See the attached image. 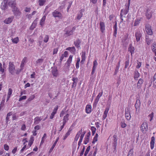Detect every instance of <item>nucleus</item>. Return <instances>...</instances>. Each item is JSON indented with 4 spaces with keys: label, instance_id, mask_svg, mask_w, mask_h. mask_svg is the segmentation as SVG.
I'll return each instance as SVG.
<instances>
[{
    "label": "nucleus",
    "instance_id": "393cba45",
    "mask_svg": "<svg viewBox=\"0 0 156 156\" xmlns=\"http://www.w3.org/2000/svg\"><path fill=\"white\" fill-rule=\"evenodd\" d=\"M109 110V108H106L104 112L103 115V119L104 120L107 117V115Z\"/></svg>",
    "mask_w": 156,
    "mask_h": 156
},
{
    "label": "nucleus",
    "instance_id": "2f4dec72",
    "mask_svg": "<svg viewBox=\"0 0 156 156\" xmlns=\"http://www.w3.org/2000/svg\"><path fill=\"white\" fill-rule=\"evenodd\" d=\"M140 73L138 71H135L134 73V78L135 80H137L140 76Z\"/></svg>",
    "mask_w": 156,
    "mask_h": 156
},
{
    "label": "nucleus",
    "instance_id": "a18cd8bd",
    "mask_svg": "<svg viewBox=\"0 0 156 156\" xmlns=\"http://www.w3.org/2000/svg\"><path fill=\"white\" fill-rule=\"evenodd\" d=\"M46 2V0H39L38 1L39 5L40 6H43Z\"/></svg>",
    "mask_w": 156,
    "mask_h": 156
},
{
    "label": "nucleus",
    "instance_id": "bf43d9fd",
    "mask_svg": "<svg viewBox=\"0 0 156 156\" xmlns=\"http://www.w3.org/2000/svg\"><path fill=\"white\" fill-rule=\"evenodd\" d=\"M99 101H98L96 99H95L94 103H93V107H96V106L98 102Z\"/></svg>",
    "mask_w": 156,
    "mask_h": 156
},
{
    "label": "nucleus",
    "instance_id": "0e129e2a",
    "mask_svg": "<svg viewBox=\"0 0 156 156\" xmlns=\"http://www.w3.org/2000/svg\"><path fill=\"white\" fill-rule=\"evenodd\" d=\"M4 149L7 151H8L9 149V146L6 144H5L4 145Z\"/></svg>",
    "mask_w": 156,
    "mask_h": 156
},
{
    "label": "nucleus",
    "instance_id": "f704fd0d",
    "mask_svg": "<svg viewBox=\"0 0 156 156\" xmlns=\"http://www.w3.org/2000/svg\"><path fill=\"white\" fill-rule=\"evenodd\" d=\"M7 3H2L1 5V9L2 10H5L7 9Z\"/></svg>",
    "mask_w": 156,
    "mask_h": 156
},
{
    "label": "nucleus",
    "instance_id": "dca6fc26",
    "mask_svg": "<svg viewBox=\"0 0 156 156\" xmlns=\"http://www.w3.org/2000/svg\"><path fill=\"white\" fill-rule=\"evenodd\" d=\"M68 53L67 51H65L63 54L61 55V56L60 57L59 61L60 62H61L64 57H67L68 55Z\"/></svg>",
    "mask_w": 156,
    "mask_h": 156
},
{
    "label": "nucleus",
    "instance_id": "0eeeda50",
    "mask_svg": "<svg viewBox=\"0 0 156 156\" xmlns=\"http://www.w3.org/2000/svg\"><path fill=\"white\" fill-rule=\"evenodd\" d=\"M99 28L100 31L102 33L105 32V23L101 21L99 23Z\"/></svg>",
    "mask_w": 156,
    "mask_h": 156
},
{
    "label": "nucleus",
    "instance_id": "72a5a7b5",
    "mask_svg": "<svg viewBox=\"0 0 156 156\" xmlns=\"http://www.w3.org/2000/svg\"><path fill=\"white\" fill-rule=\"evenodd\" d=\"M72 130V129H71L70 128H69L68 131H67V132L65 134L64 138H63V140H65L66 139V138L68 137V136L70 135L71 132Z\"/></svg>",
    "mask_w": 156,
    "mask_h": 156
},
{
    "label": "nucleus",
    "instance_id": "412c9836",
    "mask_svg": "<svg viewBox=\"0 0 156 156\" xmlns=\"http://www.w3.org/2000/svg\"><path fill=\"white\" fill-rule=\"evenodd\" d=\"M113 28L114 30L113 36L116 37L117 33V23L116 21L115 25L113 26Z\"/></svg>",
    "mask_w": 156,
    "mask_h": 156
},
{
    "label": "nucleus",
    "instance_id": "052dcab7",
    "mask_svg": "<svg viewBox=\"0 0 156 156\" xmlns=\"http://www.w3.org/2000/svg\"><path fill=\"white\" fill-rule=\"evenodd\" d=\"M99 101H98L96 99H95L94 103H93V107H96V106L98 102Z\"/></svg>",
    "mask_w": 156,
    "mask_h": 156
},
{
    "label": "nucleus",
    "instance_id": "a878e982",
    "mask_svg": "<svg viewBox=\"0 0 156 156\" xmlns=\"http://www.w3.org/2000/svg\"><path fill=\"white\" fill-rule=\"evenodd\" d=\"M81 63L83 64L85 62L86 59V53L85 52H82V54L81 55Z\"/></svg>",
    "mask_w": 156,
    "mask_h": 156
},
{
    "label": "nucleus",
    "instance_id": "bb28decb",
    "mask_svg": "<svg viewBox=\"0 0 156 156\" xmlns=\"http://www.w3.org/2000/svg\"><path fill=\"white\" fill-rule=\"evenodd\" d=\"M85 132H83V133H82L80 136V138L78 143V145L79 146L81 144V143L82 142L83 139L84 137V135L85 133Z\"/></svg>",
    "mask_w": 156,
    "mask_h": 156
},
{
    "label": "nucleus",
    "instance_id": "473e14b6",
    "mask_svg": "<svg viewBox=\"0 0 156 156\" xmlns=\"http://www.w3.org/2000/svg\"><path fill=\"white\" fill-rule=\"evenodd\" d=\"M47 138L46 134L45 133L44 134L43 137H42L41 141L40 143V145H42L44 142L45 139Z\"/></svg>",
    "mask_w": 156,
    "mask_h": 156
},
{
    "label": "nucleus",
    "instance_id": "5701e85b",
    "mask_svg": "<svg viewBox=\"0 0 156 156\" xmlns=\"http://www.w3.org/2000/svg\"><path fill=\"white\" fill-rule=\"evenodd\" d=\"M42 119L41 117L37 116L35 117L34 119V123L35 124H38L40 122Z\"/></svg>",
    "mask_w": 156,
    "mask_h": 156
},
{
    "label": "nucleus",
    "instance_id": "a19ab883",
    "mask_svg": "<svg viewBox=\"0 0 156 156\" xmlns=\"http://www.w3.org/2000/svg\"><path fill=\"white\" fill-rule=\"evenodd\" d=\"M98 134L97 133L95 135L94 137L93 141H92V143L93 144H94L95 143V142L98 141Z\"/></svg>",
    "mask_w": 156,
    "mask_h": 156
},
{
    "label": "nucleus",
    "instance_id": "9d476101",
    "mask_svg": "<svg viewBox=\"0 0 156 156\" xmlns=\"http://www.w3.org/2000/svg\"><path fill=\"white\" fill-rule=\"evenodd\" d=\"M58 109V106H56L53 110V112L51 113V115L50 116V119H53Z\"/></svg>",
    "mask_w": 156,
    "mask_h": 156
},
{
    "label": "nucleus",
    "instance_id": "49530a36",
    "mask_svg": "<svg viewBox=\"0 0 156 156\" xmlns=\"http://www.w3.org/2000/svg\"><path fill=\"white\" fill-rule=\"evenodd\" d=\"M153 85L155 87H156V73L154 74L153 76Z\"/></svg>",
    "mask_w": 156,
    "mask_h": 156
},
{
    "label": "nucleus",
    "instance_id": "a211bd4d",
    "mask_svg": "<svg viewBox=\"0 0 156 156\" xmlns=\"http://www.w3.org/2000/svg\"><path fill=\"white\" fill-rule=\"evenodd\" d=\"M143 83V79L140 78L139 79L137 84V88L138 89L140 88L141 87Z\"/></svg>",
    "mask_w": 156,
    "mask_h": 156
},
{
    "label": "nucleus",
    "instance_id": "6e6552de",
    "mask_svg": "<svg viewBox=\"0 0 156 156\" xmlns=\"http://www.w3.org/2000/svg\"><path fill=\"white\" fill-rule=\"evenodd\" d=\"M53 16L55 17H58L61 18L62 15L61 13L59 12L57 10H55L52 13Z\"/></svg>",
    "mask_w": 156,
    "mask_h": 156
},
{
    "label": "nucleus",
    "instance_id": "13d9d810",
    "mask_svg": "<svg viewBox=\"0 0 156 156\" xmlns=\"http://www.w3.org/2000/svg\"><path fill=\"white\" fill-rule=\"evenodd\" d=\"M99 101H98L96 99H95L94 103H93V107H96V106L98 102Z\"/></svg>",
    "mask_w": 156,
    "mask_h": 156
},
{
    "label": "nucleus",
    "instance_id": "338daca9",
    "mask_svg": "<svg viewBox=\"0 0 156 156\" xmlns=\"http://www.w3.org/2000/svg\"><path fill=\"white\" fill-rule=\"evenodd\" d=\"M140 102V101L139 100H136V104L135 105V107L136 108H140L139 105H138V104H137V102Z\"/></svg>",
    "mask_w": 156,
    "mask_h": 156
},
{
    "label": "nucleus",
    "instance_id": "09e8293b",
    "mask_svg": "<svg viewBox=\"0 0 156 156\" xmlns=\"http://www.w3.org/2000/svg\"><path fill=\"white\" fill-rule=\"evenodd\" d=\"M36 24L37 23H35L34 22H33L32 25L30 28V30H33L35 27Z\"/></svg>",
    "mask_w": 156,
    "mask_h": 156
},
{
    "label": "nucleus",
    "instance_id": "cd10ccee",
    "mask_svg": "<svg viewBox=\"0 0 156 156\" xmlns=\"http://www.w3.org/2000/svg\"><path fill=\"white\" fill-rule=\"evenodd\" d=\"M66 50L69 51L72 53H74L76 51V49L74 46L67 48L66 49Z\"/></svg>",
    "mask_w": 156,
    "mask_h": 156
},
{
    "label": "nucleus",
    "instance_id": "9b49d317",
    "mask_svg": "<svg viewBox=\"0 0 156 156\" xmlns=\"http://www.w3.org/2000/svg\"><path fill=\"white\" fill-rule=\"evenodd\" d=\"M98 64V63L97 60H95L93 62V66L92 68V72L91 73V75H93L94 73Z\"/></svg>",
    "mask_w": 156,
    "mask_h": 156
},
{
    "label": "nucleus",
    "instance_id": "f8f14e48",
    "mask_svg": "<svg viewBox=\"0 0 156 156\" xmlns=\"http://www.w3.org/2000/svg\"><path fill=\"white\" fill-rule=\"evenodd\" d=\"M98 64V63L97 60H95L93 62V66L92 68V72L91 73V75H93L94 73Z\"/></svg>",
    "mask_w": 156,
    "mask_h": 156
},
{
    "label": "nucleus",
    "instance_id": "b1692460",
    "mask_svg": "<svg viewBox=\"0 0 156 156\" xmlns=\"http://www.w3.org/2000/svg\"><path fill=\"white\" fill-rule=\"evenodd\" d=\"M13 17H9L7 19H6L5 20H4V22L6 24H8L11 23L12 21Z\"/></svg>",
    "mask_w": 156,
    "mask_h": 156
},
{
    "label": "nucleus",
    "instance_id": "4c0bfd02",
    "mask_svg": "<svg viewBox=\"0 0 156 156\" xmlns=\"http://www.w3.org/2000/svg\"><path fill=\"white\" fill-rule=\"evenodd\" d=\"M45 19H46V16H44L42 17V19L41 20L40 23V25L41 26H43L44 23V22L45 20Z\"/></svg>",
    "mask_w": 156,
    "mask_h": 156
},
{
    "label": "nucleus",
    "instance_id": "39448f33",
    "mask_svg": "<svg viewBox=\"0 0 156 156\" xmlns=\"http://www.w3.org/2000/svg\"><path fill=\"white\" fill-rule=\"evenodd\" d=\"M145 30L147 34L150 35L153 34V32L151 29V26L148 24H147L145 25Z\"/></svg>",
    "mask_w": 156,
    "mask_h": 156
},
{
    "label": "nucleus",
    "instance_id": "6e6d98bb",
    "mask_svg": "<svg viewBox=\"0 0 156 156\" xmlns=\"http://www.w3.org/2000/svg\"><path fill=\"white\" fill-rule=\"evenodd\" d=\"M91 130L92 131L93 135H94L96 132V128L94 126H92L91 128Z\"/></svg>",
    "mask_w": 156,
    "mask_h": 156
},
{
    "label": "nucleus",
    "instance_id": "f257e3e1",
    "mask_svg": "<svg viewBox=\"0 0 156 156\" xmlns=\"http://www.w3.org/2000/svg\"><path fill=\"white\" fill-rule=\"evenodd\" d=\"M130 0H128V2L126 3L125 6V9H122L121 10L120 13V19L121 21L119 24L120 28L122 27L124 24L123 23L124 21L123 18L126 17L125 16L129 12V8L130 4Z\"/></svg>",
    "mask_w": 156,
    "mask_h": 156
},
{
    "label": "nucleus",
    "instance_id": "f3484780",
    "mask_svg": "<svg viewBox=\"0 0 156 156\" xmlns=\"http://www.w3.org/2000/svg\"><path fill=\"white\" fill-rule=\"evenodd\" d=\"M155 138L154 136H152L151 138V140L150 142V147L151 150L154 148L155 143Z\"/></svg>",
    "mask_w": 156,
    "mask_h": 156
},
{
    "label": "nucleus",
    "instance_id": "c756f323",
    "mask_svg": "<svg viewBox=\"0 0 156 156\" xmlns=\"http://www.w3.org/2000/svg\"><path fill=\"white\" fill-rule=\"evenodd\" d=\"M152 41V40H151L150 38H149V36L147 35L146 36L145 41L148 45H149L151 44V42Z\"/></svg>",
    "mask_w": 156,
    "mask_h": 156
},
{
    "label": "nucleus",
    "instance_id": "4be33fe9",
    "mask_svg": "<svg viewBox=\"0 0 156 156\" xmlns=\"http://www.w3.org/2000/svg\"><path fill=\"white\" fill-rule=\"evenodd\" d=\"M34 141V138L33 136H31L30 140L28 141V144L27 146V148H30L33 144Z\"/></svg>",
    "mask_w": 156,
    "mask_h": 156
},
{
    "label": "nucleus",
    "instance_id": "de8ad7c7",
    "mask_svg": "<svg viewBox=\"0 0 156 156\" xmlns=\"http://www.w3.org/2000/svg\"><path fill=\"white\" fill-rule=\"evenodd\" d=\"M83 130L82 129H81L80 131H79L76 134V137H77L78 138H79L80 135H81V134L83 133Z\"/></svg>",
    "mask_w": 156,
    "mask_h": 156
},
{
    "label": "nucleus",
    "instance_id": "3c124183",
    "mask_svg": "<svg viewBox=\"0 0 156 156\" xmlns=\"http://www.w3.org/2000/svg\"><path fill=\"white\" fill-rule=\"evenodd\" d=\"M49 37L48 35H46L44 39V41L45 43H47L48 41Z\"/></svg>",
    "mask_w": 156,
    "mask_h": 156
},
{
    "label": "nucleus",
    "instance_id": "ddd939ff",
    "mask_svg": "<svg viewBox=\"0 0 156 156\" xmlns=\"http://www.w3.org/2000/svg\"><path fill=\"white\" fill-rule=\"evenodd\" d=\"M152 11L150 9H147L146 13V16L148 19H150L152 17Z\"/></svg>",
    "mask_w": 156,
    "mask_h": 156
},
{
    "label": "nucleus",
    "instance_id": "423d86ee",
    "mask_svg": "<svg viewBox=\"0 0 156 156\" xmlns=\"http://www.w3.org/2000/svg\"><path fill=\"white\" fill-rule=\"evenodd\" d=\"M142 34L140 30H137L135 34V37L136 41L138 42L140 41V39L142 37Z\"/></svg>",
    "mask_w": 156,
    "mask_h": 156
},
{
    "label": "nucleus",
    "instance_id": "774afa93",
    "mask_svg": "<svg viewBox=\"0 0 156 156\" xmlns=\"http://www.w3.org/2000/svg\"><path fill=\"white\" fill-rule=\"evenodd\" d=\"M26 129V126L25 124H23L21 126V129L23 131H25Z\"/></svg>",
    "mask_w": 156,
    "mask_h": 156
},
{
    "label": "nucleus",
    "instance_id": "603ef678",
    "mask_svg": "<svg viewBox=\"0 0 156 156\" xmlns=\"http://www.w3.org/2000/svg\"><path fill=\"white\" fill-rule=\"evenodd\" d=\"M90 146H88L87 147V148L86 150V151L85 152V153L84 154V156H87V154L88 153V152L90 150Z\"/></svg>",
    "mask_w": 156,
    "mask_h": 156
},
{
    "label": "nucleus",
    "instance_id": "c9c22d12",
    "mask_svg": "<svg viewBox=\"0 0 156 156\" xmlns=\"http://www.w3.org/2000/svg\"><path fill=\"white\" fill-rule=\"evenodd\" d=\"M80 41L79 39L76 40V41L74 42V44L75 46L78 48L80 47Z\"/></svg>",
    "mask_w": 156,
    "mask_h": 156
},
{
    "label": "nucleus",
    "instance_id": "7ed1b4c3",
    "mask_svg": "<svg viewBox=\"0 0 156 156\" xmlns=\"http://www.w3.org/2000/svg\"><path fill=\"white\" fill-rule=\"evenodd\" d=\"M15 70V66L13 62H10L9 67V73L12 75H13Z\"/></svg>",
    "mask_w": 156,
    "mask_h": 156
},
{
    "label": "nucleus",
    "instance_id": "79ce46f5",
    "mask_svg": "<svg viewBox=\"0 0 156 156\" xmlns=\"http://www.w3.org/2000/svg\"><path fill=\"white\" fill-rule=\"evenodd\" d=\"M12 90L11 88H9L8 90L7 96H8L9 98H10L11 95L12 94Z\"/></svg>",
    "mask_w": 156,
    "mask_h": 156
},
{
    "label": "nucleus",
    "instance_id": "aec40b11",
    "mask_svg": "<svg viewBox=\"0 0 156 156\" xmlns=\"http://www.w3.org/2000/svg\"><path fill=\"white\" fill-rule=\"evenodd\" d=\"M73 56L72 55H70L66 62V63L67 64V66L69 67L70 66L73 59Z\"/></svg>",
    "mask_w": 156,
    "mask_h": 156
},
{
    "label": "nucleus",
    "instance_id": "c85d7f7f",
    "mask_svg": "<svg viewBox=\"0 0 156 156\" xmlns=\"http://www.w3.org/2000/svg\"><path fill=\"white\" fill-rule=\"evenodd\" d=\"M152 51L154 53L156 56V43H154L151 46Z\"/></svg>",
    "mask_w": 156,
    "mask_h": 156
},
{
    "label": "nucleus",
    "instance_id": "864d4df0",
    "mask_svg": "<svg viewBox=\"0 0 156 156\" xmlns=\"http://www.w3.org/2000/svg\"><path fill=\"white\" fill-rule=\"evenodd\" d=\"M140 20L136 19L135 21L134 26H136L138 25L140 23Z\"/></svg>",
    "mask_w": 156,
    "mask_h": 156
},
{
    "label": "nucleus",
    "instance_id": "8fccbe9b",
    "mask_svg": "<svg viewBox=\"0 0 156 156\" xmlns=\"http://www.w3.org/2000/svg\"><path fill=\"white\" fill-rule=\"evenodd\" d=\"M103 93V92L102 91L101 92L99 93L98 95L97 96L96 98L95 99L96 100L99 101V99L102 96Z\"/></svg>",
    "mask_w": 156,
    "mask_h": 156
},
{
    "label": "nucleus",
    "instance_id": "20e7f679",
    "mask_svg": "<svg viewBox=\"0 0 156 156\" xmlns=\"http://www.w3.org/2000/svg\"><path fill=\"white\" fill-rule=\"evenodd\" d=\"M148 129V126L147 121H144L142 124L141 126V130L142 132H146Z\"/></svg>",
    "mask_w": 156,
    "mask_h": 156
},
{
    "label": "nucleus",
    "instance_id": "6ab92c4d",
    "mask_svg": "<svg viewBox=\"0 0 156 156\" xmlns=\"http://www.w3.org/2000/svg\"><path fill=\"white\" fill-rule=\"evenodd\" d=\"M83 11L82 9L80 10L77 14V16L76 17V19L77 20H80L83 16V14L82 13Z\"/></svg>",
    "mask_w": 156,
    "mask_h": 156
},
{
    "label": "nucleus",
    "instance_id": "1a4fd4ad",
    "mask_svg": "<svg viewBox=\"0 0 156 156\" xmlns=\"http://www.w3.org/2000/svg\"><path fill=\"white\" fill-rule=\"evenodd\" d=\"M125 116L128 120H129L131 119V116L128 108L125 110Z\"/></svg>",
    "mask_w": 156,
    "mask_h": 156
},
{
    "label": "nucleus",
    "instance_id": "58836bf2",
    "mask_svg": "<svg viewBox=\"0 0 156 156\" xmlns=\"http://www.w3.org/2000/svg\"><path fill=\"white\" fill-rule=\"evenodd\" d=\"M11 41L12 43L17 44L19 41V38L18 37H17L14 38H12L11 39Z\"/></svg>",
    "mask_w": 156,
    "mask_h": 156
},
{
    "label": "nucleus",
    "instance_id": "c03bdc74",
    "mask_svg": "<svg viewBox=\"0 0 156 156\" xmlns=\"http://www.w3.org/2000/svg\"><path fill=\"white\" fill-rule=\"evenodd\" d=\"M72 80L73 81L72 84V87H73L74 85H75V86H76V82H77V81L78 79L77 78L73 77Z\"/></svg>",
    "mask_w": 156,
    "mask_h": 156
},
{
    "label": "nucleus",
    "instance_id": "37998d69",
    "mask_svg": "<svg viewBox=\"0 0 156 156\" xmlns=\"http://www.w3.org/2000/svg\"><path fill=\"white\" fill-rule=\"evenodd\" d=\"M44 61V59L42 58L38 59L36 62V65H38L40 63H42Z\"/></svg>",
    "mask_w": 156,
    "mask_h": 156
},
{
    "label": "nucleus",
    "instance_id": "7c9ffc66",
    "mask_svg": "<svg viewBox=\"0 0 156 156\" xmlns=\"http://www.w3.org/2000/svg\"><path fill=\"white\" fill-rule=\"evenodd\" d=\"M69 115L68 114H67L66 115L64 116L63 117V121L62 122L63 123H66L67 122V121L69 120Z\"/></svg>",
    "mask_w": 156,
    "mask_h": 156
},
{
    "label": "nucleus",
    "instance_id": "ea45409f",
    "mask_svg": "<svg viewBox=\"0 0 156 156\" xmlns=\"http://www.w3.org/2000/svg\"><path fill=\"white\" fill-rule=\"evenodd\" d=\"M52 75L54 76H57L58 75V70L57 69H54L52 71Z\"/></svg>",
    "mask_w": 156,
    "mask_h": 156
},
{
    "label": "nucleus",
    "instance_id": "e433bc0d",
    "mask_svg": "<svg viewBox=\"0 0 156 156\" xmlns=\"http://www.w3.org/2000/svg\"><path fill=\"white\" fill-rule=\"evenodd\" d=\"M90 136V135H87L84 138V140L83 141V143L84 144H87L88 142L89 141V137Z\"/></svg>",
    "mask_w": 156,
    "mask_h": 156
},
{
    "label": "nucleus",
    "instance_id": "e2e57ef3",
    "mask_svg": "<svg viewBox=\"0 0 156 156\" xmlns=\"http://www.w3.org/2000/svg\"><path fill=\"white\" fill-rule=\"evenodd\" d=\"M121 126L122 128H124L126 126V124L123 122H122L120 123Z\"/></svg>",
    "mask_w": 156,
    "mask_h": 156
},
{
    "label": "nucleus",
    "instance_id": "680f3d73",
    "mask_svg": "<svg viewBox=\"0 0 156 156\" xmlns=\"http://www.w3.org/2000/svg\"><path fill=\"white\" fill-rule=\"evenodd\" d=\"M35 97L34 95H31L28 99V101H32L34 98Z\"/></svg>",
    "mask_w": 156,
    "mask_h": 156
},
{
    "label": "nucleus",
    "instance_id": "f03ea898",
    "mask_svg": "<svg viewBox=\"0 0 156 156\" xmlns=\"http://www.w3.org/2000/svg\"><path fill=\"white\" fill-rule=\"evenodd\" d=\"M9 5L13 9V11L15 15H20L21 12L18 8L16 6V3L15 0H12L9 3Z\"/></svg>",
    "mask_w": 156,
    "mask_h": 156
},
{
    "label": "nucleus",
    "instance_id": "4d7b16f0",
    "mask_svg": "<svg viewBox=\"0 0 156 156\" xmlns=\"http://www.w3.org/2000/svg\"><path fill=\"white\" fill-rule=\"evenodd\" d=\"M73 32L72 31H66L65 34H66L67 36H69L72 35L73 34Z\"/></svg>",
    "mask_w": 156,
    "mask_h": 156
},
{
    "label": "nucleus",
    "instance_id": "4468645a",
    "mask_svg": "<svg viewBox=\"0 0 156 156\" xmlns=\"http://www.w3.org/2000/svg\"><path fill=\"white\" fill-rule=\"evenodd\" d=\"M85 110L87 114L90 113L92 110L91 106L90 105H87L86 106Z\"/></svg>",
    "mask_w": 156,
    "mask_h": 156
},
{
    "label": "nucleus",
    "instance_id": "2eb2a0df",
    "mask_svg": "<svg viewBox=\"0 0 156 156\" xmlns=\"http://www.w3.org/2000/svg\"><path fill=\"white\" fill-rule=\"evenodd\" d=\"M135 50L134 47L131 44L129 45L128 50L131 53V55L132 56H133V54Z\"/></svg>",
    "mask_w": 156,
    "mask_h": 156
},
{
    "label": "nucleus",
    "instance_id": "5fc2aeb1",
    "mask_svg": "<svg viewBox=\"0 0 156 156\" xmlns=\"http://www.w3.org/2000/svg\"><path fill=\"white\" fill-rule=\"evenodd\" d=\"M154 113L153 112H152L151 114H150L148 115V117L150 118V121H151L152 120L153 118L154 117Z\"/></svg>",
    "mask_w": 156,
    "mask_h": 156
},
{
    "label": "nucleus",
    "instance_id": "69168bd1",
    "mask_svg": "<svg viewBox=\"0 0 156 156\" xmlns=\"http://www.w3.org/2000/svg\"><path fill=\"white\" fill-rule=\"evenodd\" d=\"M27 98V96L25 95L23 96L20 98L19 100V101H21L23 100H25Z\"/></svg>",
    "mask_w": 156,
    "mask_h": 156
}]
</instances>
